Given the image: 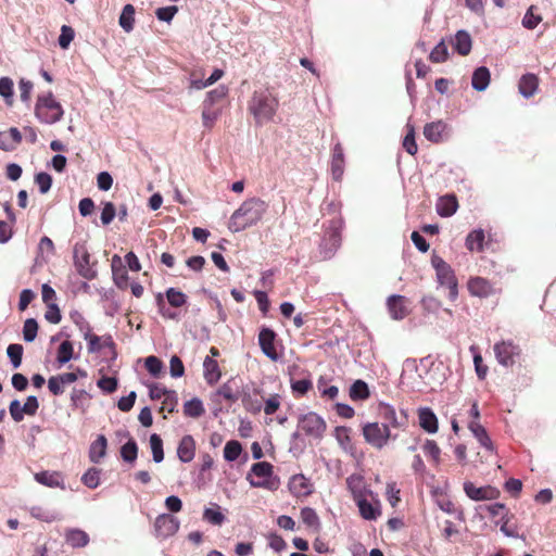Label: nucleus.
I'll return each mask as SVG.
<instances>
[{"instance_id": "47", "label": "nucleus", "mask_w": 556, "mask_h": 556, "mask_svg": "<svg viewBox=\"0 0 556 556\" xmlns=\"http://www.w3.org/2000/svg\"><path fill=\"white\" fill-rule=\"evenodd\" d=\"M100 469L90 468L81 477L83 483L89 489H96L100 483Z\"/></svg>"}, {"instance_id": "25", "label": "nucleus", "mask_w": 556, "mask_h": 556, "mask_svg": "<svg viewBox=\"0 0 556 556\" xmlns=\"http://www.w3.org/2000/svg\"><path fill=\"white\" fill-rule=\"evenodd\" d=\"M262 396V390L258 388L253 389L252 392H245L242 395V405L251 414H258L262 410L263 404L257 399Z\"/></svg>"}, {"instance_id": "20", "label": "nucleus", "mask_w": 556, "mask_h": 556, "mask_svg": "<svg viewBox=\"0 0 556 556\" xmlns=\"http://www.w3.org/2000/svg\"><path fill=\"white\" fill-rule=\"evenodd\" d=\"M289 489L298 497L307 496L313 492L312 483L303 475H294L290 479Z\"/></svg>"}, {"instance_id": "35", "label": "nucleus", "mask_w": 556, "mask_h": 556, "mask_svg": "<svg viewBox=\"0 0 556 556\" xmlns=\"http://www.w3.org/2000/svg\"><path fill=\"white\" fill-rule=\"evenodd\" d=\"M542 22V15L539 13V9L536 5H530L527 10L523 18L522 25L527 29H534Z\"/></svg>"}, {"instance_id": "29", "label": "nucleus", "mask_w": 556, "mask_h": 556, "mask_svg": "<svg viewBox=\"0 0 556 556\" xmlns=\"http://www.w3.org/2000/svg\"><path fill=\"white\" fill-rule=\"evenodd\" d=\"M490 79L491 74L489 68L480 66L472 74L471 85L477 91H483L489 86Z\"/></svg>"}, {"instance_id": "1", "label": "nucleus", "mask_w": 556, "mask_h": 556, "mask_svg": "<svg viewBox=\"0 0 556 556\" xmlns=\"http://www.w3.org/2000/svg\"><path fill=\"white\" fill-rule=\"evenodd\" d=\"M268 204L260 198H250L232 213L229 219V229L232 232L242 231L256 225L266 214Z\"/></svg>"}, {"instance_id": "31", "label": "nucleus", "mask_w": 556, "mask_h": 556, "mask_svg": "<svg viewBox=\"0 0 556 556\" xmlns=\"http://www.w3.org/2000/svg\"><path fill=\"white\" fill-rule=\"evenodd\" d=\"M135 7L132 4H126L119 15V26L126 31L130 33L135 25Z\"/></svg>"}, {"instance_id": "44", "label": "nucleus", "mask_w": 556, "mask_h": 556, "mask_svg": "<svg viewBox=\"0 0 556 556\" xmlns=\"http://www.w3.org/2000/svg\"><path fill=\"white\" fill-rule=\"evenodd\" d=\"M281 401L282 397L278 393L271 394L268 399H266L264 402V406L262 407L265 415H274L280 408Z\"/></svg>"}, {"instance_id": "4", "label": "nucleus", "mask_w": 556, "mask_h": 556, "mask_svg": "<svg viewBox=\"0 0 556 556\" xmlns=\"http://www.w3.org/2000/svg\"><path fill=\"white\" fill-rule=\"evenodd\" d=\"M251 472L262 478L263 480L255 481L250 478L248 475L247 480L250 482V485L253 488H264L268 490H277L279 485V480L274 478V466L268 462H258L252 465Z\"/></svg>"}, {"instance_id": "28", "label": "nucleus", "mask_w": 556, "mask_h": 556, "mask_svg": "<svg viewBox=\"0 0 556 556\" xmlns=\"http://www.w3.org/2000/svg\"><path fill=\"white\" fill-rule=\"evenodd\" d=\"M380 415L382 419L388 422L387 425H389V427L400 428L406 422V416L403 415L399 418L394 407L388 404L380 405Z\"/></svg>"}, {"instance_id": "18", "label": "nucleus", "mask_w": 556, "mask_h": 556, "mask_svg": "<svg viewBox=\"0 0 556 556\" xmlns=\"http://www.w3.org/2000/svg\"><path fill=\"white\" fill-rule=\"evenodd\" d=\"M346 485L348 489L351 491L354 501L367 495L372 496V492L367 490L365 486L363 476L358 473H353L350 477H348Z\"/></svg>"}, {"instance_id": "40", "label": "nucleus", "mask_w": 556, "mask_h": 556, "mask_svg": "<svg viewBox=\"0 0 556 556\" xmlns=\"http://www.w3.org/2000/svg\"><path fill=\"white\" fill-rule=\"evenodd\" d=\"M138 445L134 439L126 442L121 448V456L125 462L134 463L137 459Z\"/></svg>"}, {"instance_id": "16", "label": "nucleus", "mask_w": 556, "mask_h": 556, "mask_svg": "<svg viewBox=\"0 0 556 556\" xmlns=\"http://www.w3.org/2000/svg\"><path fill=\"white\" fill-rule=\"evenodd\" d=\"M112 274L116 287L121 290H127L129 277L126 268L122 265V258L116 254L112 257Z\"/></svg>"}, {"instance_id": "36", "label": "nucleus", "mask_w": 556, "mask_h": 556, "mask_svg": "<svg viewBox=\"0 0 556 556\" xmlns=\"http://www.w3.org/2000/svg\"><path fill=\"white\" fill-rule=\"evenodd\" d=\"M204 413H205V409H204L203 403L198 397L187 401L184 404V414L188 417L199 418Z\"/></svg>"}, {"instance_id": "21", "label": "nucleus", "mask_w": 556, "mask_h": 556, "mask_svg": "<svg viewBox=\"0 0 556 556\" xmlns=\"http://www.w3.org/2000/svg\"><path fill=\"white\" fill-rule=\"evenodd\" d=\"M458 201L455 194H445L439 198L437 203V213L441 217H450L456 213Z\"/></svg>"}, {"instance_id": "48", "label": "nucleus", "mask_w": 556, "mask_h": 556, "mask_svg": "<svg viewBox=\"0 0 556 556\" xmlns=\"http://www.w3.org/2000/svg\"><path fill=\"white\" fill-rule=\"evenodd\" d=\"M38 323L34 318H28L24 323L23 337L27 342H33L37 337Z\"/></svg>"}, {"instance_id": "11", "label": "nucleus", "mask_w": 556, "mask_h": 556, "mask_svg": "<svg viewBox=\"0 0 556 556\" xmlns=\"http://www.w3.org/2000/svg\"><path fill=\"white\" fill-rule=\"evenodd\" d=\"M464 491L466 495L472 501H491L496 500L501 492L497 488L492 485L477 486L471 481L464 483Z\"/></svg>"}, {"instance_id": "41", "label": "nucleus", "mask_w": 556, "mask_h": 556, "mask_svg": "<svg viewBox=\"0 0 556 556\" xmlns=\"http://www.w3.org/2000/svg\"><path fill=\"white\" fill-rule=\"evenodd\" d=\"M150 445L152 450L153 460L161 463L164 459L163 441L156 433L151 434Z\"/></svg>"}, {"instance_id": "26", "label": "nucleus", "mask_w": 556, "mask_h": 556, "mask_svg": "<svg viewBox=\"0 0 556 556\" xmlns=\"http://www.w3.org/2000/svg\"><path fill=\"white\" fill-rule=\"evenodd\" d=\"M519 92L525 98L534 96L539 88V78L536 75L528 73L521 76L518 84Z\"/></svg>"}, {"instance_id": "56", "label": "nucleus", "mask_w": 556, "mask_h": 556, "mask_svg": "<svg viewBox=\"0 0 556 556\" xmlns=\"http://www.w3.org/2000/svg\"><path fill=\"white\" fill-rule=\"evenodd\" d=\"M74 30L72 27L67 25H63L61 28V35L59 37V45L62 49H67L70 43L74 39Z\"/></svg>"}, {"instance_id": "3", "label": "nucleus", "mask_w": 556, "mask_h": 556, "mask_svg": "<svg viewBox=\"0 0 556 556\" xmlns=\"http://www.w3.org/2000/svg\"><path fill=\"white\" fill-rule=\"evenodd\" d=\"M64 110L53 93L39 94L35 105L36 117L45 124H54L62 119Z\"/></svg>"}, {"instance_id": "27", "label": "nucleus", "mask_w": 556, "mask_h": 556, "mask_svg": "<svg viewBox=\"0 0 556 556\" xmlns=\"http://www.w3.org/2000/svg\"><path fill=\"white\" fill-rule=\"evenodd\" d=\"M108 440L103 434L91 443L89 448V459L91 463L99 464L101 459L106 455Z\"/></svg>"}, {"instance_id": "34", "label": "nucleus", "mask_w": 556, "mask_h": 556, "mask_svg": "<svg viewBox=\"0 0 556 556\" xmlns=\"http://www.w3.org/2000/svg\"><path fill=\"white\" fill-rule=\"evenodd\" d=\"M455 50L460 55H467L471 51V38L465 30L457 31L455 36Z\"/></svg>"}, {"instance_id": "39", "label": "nucleus", "mask_w": 556, "mask_h": 556, "mask_svg": "<svg viewBox=\"0 0 556 556\" xmlns=\"http://www.w3.org/2000/svg\"><path fill=\"white\" fill-rule=\"evenodd\" d=\"M242 452V445L239 441L231 440L228 441L224 447V457L228 462H233L238 459Z\"/></svg>"}, {"instance_id": "49", "label": "nucleus", "mask_w": 556, "mask_h": 556, "mask_svg": "<svg viewBox=\"0 0 556 556\" xmlns=\"http://www.w3.org/2000/svg\"><path fill=\"white\" fill-rule=\"evenodd\" d=\"M147 370L155 378L160 377L163 370V363L156 356H148L144 362Z\"/></svg>"}, {"instance_id": "15", "label": "nucleus", "mask_w": 556, "mask_h": 556, "mask_svg": "<svg viewBox=\"0 0 556 556\" xmlns=\"http://www.w3.org/2000/svg\"><path fill=\"white\" fill-rule=\"evenodd\" d=\"M361 516L366 520H376L381 515V505L378 500L369 502L367 496L355 500Z\"/></svg>"}, {"instance_id": "30", "label": "nucleus", "mask_w": 556, "mask_h": 556, "mask_svg": "<svg viewBox=\"0 0 556 556\" xmlns=\"http://www.w3.org/2000/svg\"><path fill=\"white\" fill-rule=\"evenodd\" d=\"M344 153L341 143H337L332 150L331 172L336 179H339L343 174Z\"/></svg>"}, {"instance_id": "24", "label": "nucleus", "mask_w": 556, "mask_h": 556, "mask_svg": "<svg viewBox=\"0 0 556 556\" xmlns=\"http://www.w3.org/2000/svg\"><path fill=\"white\" fill-rule=\"evenodd\" d=\"M467 427L471 431L473 437L479 441L481 446H483L488 451L493 452V450H494L493 442L490 439L485 428L480 422L468 421Z\"/></svg>"}, {"instance_id": "45", "label": "nucleus", "mask_w": 556, "mask_h": 556, "mask_svg": "<svg viewBox=\"0 0 556 556\" xmlns=\"http://www.w3.org/2000/svg\"><path fill=\"white\" fill-rule=\"evenodd\" d=\"M23 345L17 343H12L7 349V354L13 365L14 368H17L22 364V356H23Z\"/></svg>"}, {"instance_id": "2", "label": "nucleus", "mask_w": 556, "mask_h": 556, "mask_svg": "<svg viewBox=\"0 0 556 556\" xmlns=\"http://www.w3.org/2000/svg\"><path fill=\"white\" fill-rule=\"evenodd\" d=\"M278 108V98L268 89L254 91L248 105V110L253 115L256 125H264L273 121Z\"/></svg>"}, {"instance_id": "55", "label": "nucleus", "mask_w": 556, "mask_h": 556, "mask_svg": "<svg viewBox=\"0 0 556 556\" xmlns=\"http://www.w3.org/2000/svg\"><path fill=\"white\" fill-rule=\"evenodd\" d=\"M116 216V208L112 202H105L101 212V222L104 226L111 224Z\"/></svg>"}, {"instance_id": "5", "label": "nucleus", "mask_w": 556, "mask_h": 556, "mask_svg": "<svg viewBox=\"0 0 556 556\" xmlns=\"http://www.w3.org/2000/svg\"><path fill=\"white\" fill-rule=\"evenodd\" d=\"M432 265L435 268L438 282L448 289V298L454 301L458 295V283L454 270L440 257H433Z\"/></svg>"}, {"instance_id": "10", "label": "nucleus", "mask_w": 556, "mask_h": 556, "mask_svg": "<svg viewBox=\"0 0 556 556\" xmlns=\"http://www.w3.org/2000/svg\"><path fill=\"white\" fill-rule=\"evenodd\" d=\"M494 353L501 365L510 367L515 364V357L520 355L521 350L513 341H502L494 345Z\"/></svg>"}, {"instance_id": "32", "label": "nucleus", "mask_w": 556, "mask_h": 556, "mask_svg": "<svg viewBox=\"0 0 556 556\" xmlns=\"http://www.w3.org/2000/svg\"><path fill=\"white\" fill-rule=\"evenodd\" d=\"M484 232L482 229L472 230L466 238V248L473 252L483 250Z\"/></svg>"}, {"instance_id": "33", "label": "nucleus", "mask_w": 556, "mask_h": 556, "mask_svg": "<svg viewBox=\"0 0 556 556\" xmlns=\"http://www.w3.org/2000/svg\"><path fill=\"white\" fill-rule=\"evenodd\" d=\"M66 542L73 547H84L88 544L89 536L83 530L73 529L66 532Z\"/></svg>"}, {"instance_id": "52", "label": "nucleus", "mask_w": 556, "mask_h": 556, "mask_svg": "<svg viewBox=\"0 0 556 556\" xmlns=\"http://www.w3.org/2000/svg\"><path fill=\"white\" fill-rule=\"evenodd\" d=\"M301 519L308 527L319 526V518L316 511L311 507H304L301 509Z\"/></svg>"}, {"instance_id": "9", "label": "nucleus", "mask_w": 556, "mask_h": 556, "mask_svg": "<svg viewBox=\"0 0 556 556\" xmlns=\"http://www.w3.org/2000/svg\"><path fill=\"white\" fill-rule=\"evenodd\" d=\"M467 289L471 296L480 299H486L502 291L495 288L489 279L480 276L470 277L467 281Z\"/></svg>"}, {"instance_id": "46", "label": "nucleus", "mask_w": 556, "mask_h": 556, "mask_svg": "<svg viewBox=\"0 0 556 556\" xmlns=\"http://www.w3.org/2000/svg\"><path fill=\"white\" fill-rule=\"evenodd\" d=\"M448 51L444 41L439 42L430 52L429 59L433 63H442L447 60Z\"/></svg>"}, {"instance_id": "13", "label": "nucleus", "mask_w": 556, "mask_h": 556, "mask_svg": "<svg viewBox=\"0 0 556 556\" xmlns=\"http://www.w3.org/2000/svg\"><path fill=\"white\" fill-rule=\"evenodd\" d=\"M276 333L269 328H262L258 333V344L262 352L273 362L279 359V354L275 346Z\"/></svg>"}, {"instance_id": "6", "label": "nucleus", "mask_w": 556, "mask_h": 556, "mask_svg": "<svg viewBox=\"0 0 556 556\" xmlns=\"http://www.w3.org/2000/svg\"><path fill=\"white\" fill-rule=\"evenodd\" d=\"M74 265L77 273L85 279L92 280L97 276L91 264V254L86 242H76L73 249Z\"/></svg>"}, {"instance_id": "59", "label": "nucleus", "mask_w": 556, "mask_h": 556, "mask_svg": "<svg viewBox=\"0 0 556 556\" xmlns=\"http://www.w3.org/2000/svg\"><path fill=\"white\" fill-rule=\"evenodd\" d=\"M0 94L7 100L13 97V80L9 77L0 78ZM11 103V101H7Z\"/></svg>"}, {"instance_id": "54", "label": "nucleus", "mask_w": 556, "mask_h": 556, "mask_svg": "<svg viewBox=\"0 0 556 556\" xmlns=\"http://www.w3.org/2000/svg\"><path fill=\"white\" fill-rule=\"evenodd\" d=\"M178 12V8L176 5L163 7L159 8L155 11V15L160 21L169 23L175 14Z\"/></svg>"}, {"instance_id": "14", "label": "nucleus", "mask_w": 556, "mask_h": 556, "mask_svg": "<svg viewBox=\"0 0 556 556\" xmlns=\"http://www.w3.org/2000/svg\"><path fill=\"white\" fill-rule=\"evenodd\" d=\"M387 306L391 317L395 320L405 318L409 313L408 301L403 295L394 294L389 296Z\"/></svg>"}, {"instance_id": "19", "label": "nucleus", "mask_w": 556, "mask_h": 556, "mask_svg": "<svg viewBox=\"0 0 556 556\" xmlns=\"http://www.w3.org/2000/svg\"><path fill=\"white\" fill-rule=\"evenodd\" d=\"M446 132L447 125L442 121L428 123L424 127L425 137L434 143L442 141Z\"/></svg>"}, {"instance_id": "17", "label": "nucleus", "mask_w": 556, "mask_h": 556, "mask_svg": "<svg viewBox=\"0 0 556 556\" xmlns=\"http://www.w3.org/2000/svg\"><path fill=\"white\" fill-rule=\"evenodd\" d=\"M195 455V441L192 435L186 434L179 441L177 456L182 463H190Z\"/></svg>"}, {"instance_id": "37", "label": "nucleus", "mask_w": 556, "mask_h": 556, "mask_svg": "<svg viewBox=\"0 0 556 556\" xmlns=\"http://www.w3.org/2000/svg\"><path fill=\"white\" fill-rule=\"evenodd\" d=\"M370 395L368 386L363 380H356L350 388V397L353 401L366 400Z\"/></svg>"}, {"instance_id": "61", "label": "nucleus", "mask_w": 556, "mask_h": 556, "mask_svg": "<svg viewBox=\"0 0 556 556\" xmlns=\"http://www.w3.org/2000/svg\"><path fill=\"white\" fill-rule=\"evenodd\" d=\"M20 97L23 102H28L30 100V94L33 90V83L25 78H22L18 83Z\"/></svg>"}, {"instance_id": "42", "label": "nucleus", "mask_w": 556, "mask_h": 556, "mask_svg": "<svg viewBox=\"0 0 556 556\" xmlns=\"http://www.w3.org/2000/svg\"><path fill=\"white\" fill-rule=\"evenodd\" d=\"M166 298L173 307H181L187 303V295L175 288L166 290Z\"/></svg>"}, {"instance_id": "63", "label": "nucleus", "mask_w": 556, "mask_h": 556, "mask_svg": "<svg viewBox=\"0 0 556 556\" xmlns=\"http://www.w3.org/2000/svg\"><path fill=\"white\" fill-rule=\"evenodd\" d=\"M217 394L223 396L225 400L229 401L230 403H235L238 400V396L236 395V393L229 382L222 384L217 390Z\"/></svg>"}, {"instance_id": "7", "label": "nucleus", "mask_w": 556, "mask_h": 556, "mask_svg": "<svg viewBox=\"0 0 556 556\" xmlns=\"http://www.w3.org/2000/svg\"><path fill=\"white\" fill-rule=\"evenodd\" d=\"M365 441L375 448L381 450L391 439L389 425L379 422H368L363 427Z\"/></svg>"}, {"instance_id": "50", "label": "nucleus", "mask_w": 556, "mask_h": 556, "mask_svg": "<svg viewBox=\"0 0 556 556\" xmlns=\"http://www.w3.org/2000/svg\"><path fill=\"white\" fill-rule=\"evenodd\" d=\"M425 454L430 457L434 464H439L441 450L435 441L427 440L422 445Z\"/></svg>"}, {"instance_id": "38", "label": "nucleus", "mask_w": 556, "mask_h": 556, "mask_svg": "<svg viewBox=\"0 0 556 556\" xmlns=\"http://www.w3.org/2000/svg\"><path fill=\"white\" fill-rule=\"evenodd\" d=\"M38 483L53 488L60 485V476L56 472L40 471L35 475Z\"/></svg>"}, {"instance_id": "8", "label": "nucleus", "mask_w": 556, "mask_h": 556, "mask_svg": "<svg viewBox=\"0 0 556 556\" xmlns=\"http://www.w3.org/2000/svg\"><path fill=\"white\" fill-rule=\"evenodd\" d=\"M325 420L316 413L309 412L299 418L298 429L305 435L321 439L326 431Z\"/></svg>"}, {"instance_id": "60", "label": "nucleus", "mask_w": 556, "mask_h": 556, "mask_svg": "<svg viewBox=\"0 0 556 556\" xmlns=\"http://www.w3.org/2000/svg\"><path fill=\"white\" fill-rule=\"evenodd\" d=\"M86 371L80 369V368H77L76 371H73V372H64V374H61V375H58L59 376V380L63 383V386H66V384H71L73 382H75L78 377H86Z\"/></svg>"}, {"instance_id": "43", "label": "nucleus", "mask_w": 556, "mask_h": 556, "mask_svg": "<svg viewBox=\"0 0 556 556\" xmlns=\"http://www.w3.org/2000/svg\"><path fill=\"white\" fill-rule=\"evenodd\" d=\"M73 352H74V349H73L72 342L67 341V340L63 341L58 349L56 361L60 364H66L67 362H70L72 359Z\"/></svg>"}, {"instance_id": "57", "label": "nucleus", "mask_w": 556, "mask_h": 556, "mask_svg": "<svg viewBox=\"0 0 556 556\" xmlns=\"http://www.w3.org/2000/svg\"><path fill=\"white\" fill-rule=\"evenodd\" d=\"M35 182L38 185L42 194L47 193L52 185V177L47 173H39L35 176Z\"/></svg>"}, {"instance_id": "51", "label": "nucleus", "mask_w": 556, "mask_h": 556, "mask_svg": "<svg viewBox=\"0 0 556 556\" xmlns=\"http://www.w3.org/2000/svg\"><path fill=\"white\" fill-rule=\"evenodd\" d=\"M403 148L410 155H415L417 153L418 147L415 140V130L414 127H408V131L403 140Z\"/></svg>"}, {"instance_id": "22", "label": "nucleus", "mask_w": 556, "mask_h": 556, "mask_svg": "<svg viewBox=\"0 0 556 556\" xmlns=\"http://www.w3.org/2000/svg\"><path fill=\"white\" fill-rule=\"evenodd\" d=\"M203 376L206 383L210 386H214L219 381L222 371L217 361H215L213 357H205L203 362Z\"/></svg>"}, {"instance_id": "23", "label": "nucleus", "mask_w": 556, "mask_h": 556, "mask_svg": "<svg viewBox=\"0 0 556 556\" xmlns=\"http://www.w3.org/2000/svg\"><path fill=\"white\" fill-rule=\"evenodd\" d=\"M418 419L420 427L429 432L435 433L438 431V418L429 407H421L418 409Z\"/></svg>"}, {"instance_id": "12", "label": "nucleus", "mask_w": 556, "mask_h": 556, "mask_svg": "<svg viewBox=\"0 0 556 556\" xmlns=\"http://www.w3.org/2000/svg\"><path fill=\"white\" fill-rule=\"evenodd\" d=\"M179 529V521L169 514H162L156 517L154 522L155 535L160 539H167L174 535Z\"/></svg>"}, {"instance_id": "58", "label": "nucleus", "mask_w": 556, "mask_h": 556, "mask_svg": "<svg viewBox=\"0 0 556 556\" xmlns=\"http://www.w3.org/2000/svg\"><path fill=\"white\" fill-rule=\"evenodd\" d=\"M169 371L174 378H179L185 374L182 361L177 355H173L169 361Z\"/></svg>"}, {"instance_id": "62", "label": "nucleus", "mask_w": 556, "mask_h": 556, "mask_svg": "<svg viewBox=\"0 0 556 556\" xmlns=\"http://www.w3.org/2000/svg\"><path fill=\"white\" fill-rule=\"evenodd\" d=\"M45 318L51 324H59L61 321V312L56 304L47 305Z\"/></svg>"}, {"instance_id": "64", "label": "nucleus", "mask_w": 556, "mask_h": 556, "mask_svg": "<svg viewBox=\"0 0 556 556\" xmlns=\"http://www.w3.org/2000/svg\"><path fill=\"white\" fill-rule=\"evenodd\" d=\"M203 518L213 525H222L225 520V516L220 511L212 508H206L204 510Z\"/></svg>"}, {"instance_id": "53", "label": "nucleus", "mask_w": 556, "mask_h": 556, "mask_svg": "<svg viewBox=\"0 0 556 556\" xmlns=\"http://www.w3.org/2000/svg\"><path fill=\"white\" fill-rule=\"evenodd\" d=\"M313 388V383L309 379H300L291 381V389L293 393L299 395L306 394Z\"/></svg>"}]
</instances>
